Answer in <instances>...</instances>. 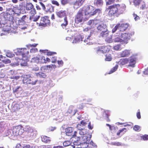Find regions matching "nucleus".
Masks as SVG:
<instances>
[{
  "label": "nucleus",
  "mask_w": 148,
  "mask_h": 148,
  "mask_svg": "<svg viewBox=\"0 0 148 148\" xmlns=\"http://www.w3.org/2000/svg\"><path fill=\"white\" fill-rule=\"evenodd\" d=\"M14 52L17 55H20L22 56L23 58H16L18 64H19L22 66H25L27 65V60L26 59L28 57L29 52L25 48H17L14 50Z\"/></svg>",
  "instance_id": "obj_1"
},
{
  "label": "nucleus",
  "mask_w": 148,
  "mask_h": 148,
  "mask_svg": "<svg viewBox=\"0 0 148 148\" xmlns=\"http://www.w3.org/2000/svg\"><path fill=\"white\" fill-rule=\"evenodd\" d=\"M107 10H109V16L118 17L123 13L125 10V6L123 4H115L109 6Z\"/></svg>",
  "instance_id": "obj_2"
},
{
  "label": "nucleus",
  "mask_w": 148,
  "mask_h": 148,
  "mask_svg": "<svg viewBox=\"0 0 148 148\" xmlns=\"http://www.w3.org/2000/svg\"><path fill=\"white\" fill-rule=\"evenodd\" d=\"M84 13V15L87 18L91 16H94L97 13H99L101 10L99 9H97L94 10V8L91 5H88L81 8Z\"/></svg>",
  "instance_id": "obj_3"
},
{
  "label": "nucleus",
  "mask_w": 148,
  "mask_h": 148,
  "mask_svg": "<svg viewBox=\"0 0 148 148\" xmlns=\"http://www.w3.org/2000/svg\"><path fill=\"white\" fill-rule=\"evenodd\" d=\"M23 132V127L21 125L13 127L12 130H8V135H7V136H17L21 135Z\"/></svg>",
  "instance_id": "obj_4"
},
{
  "label": "nucleus",
  "mask_w": 148,
  "mask_h": 148,
  "mask_svg": "<svg viewBox=\"0 0 148 148\" xmlns=\"http://www.w3.org/2000/svg\"><path fill=\"white\" fill-rule=\"evenodd\" d=\"M97 26V29L99 32H101L100 35L104 37L107 36L108 34V31L107 29L106 25L102 23H99Z\"/></svg>",
  "instance_id": "obj_5"
},
{
  "label": "nucleus",
  "mask_w": 148,
  "mask_h": 148,
  "mask_svg": "<svg viewBox=\"0 0 148 148\" xmlns=\"http://www.w3.org/2000/svg\"><path fill=\"white\" fill-rule=\"evenodd\" d=\"M91 136V134H88L82 136L81 137L77 136V139L73 142L74 144L76 145H79L81 143H82V141L84 142H83L89 143Z\"/></svg>",
  "instance_id": "obj_6"
},
{
  "label": "nucleus",
  "mask_w": 148,
  "mask_h": 148,
  "mask_svg": "<svg viewBox=\"0 0 148 148\" xmlns=\"http://www.w3.org/2000/svg\"><path fill=\"white\" fill-rule=\"evenodd\" d=\"M87 18V17L84 15V13L80 8L75 16V22L78 24L82 22L85 18Z\"/></svg>",
  "instance_id": "obj_7"
},
{
  "label": "nucleus",
  "mask_w": 148,
  "mask_h": 148,
  "mask_svg": "<svg viewBox=\"0 0 148 148\" xmlns=\"http://www.w3.org/2000/svg\"><path fill=\"white\" fill-rule=\"evenodd\" d=\"M27 132V135H26V137L28 138H32L34 136L33 133V130L29 126H26L24 128V131Z\"/></svg>",
  "instance_id": "obj_8"
},
{
  "label": "nucleus",
  "mask_w": 148,
  "mask_h": 148,
  "mask_svg": "<svg viewBox=\"0 0 148 148\" xmlns=\"http://www.w3.org/2000/svg\"><path fill=\"white\" fill-rule=\"evenodd\" d=\"M50 23V20L48 19V17L45 16L41 18L40 22L39 23L37 22V23L38 24L39 26H42L45 27L48 25Z\"/></svg>",
  "instance_id": "obj_9"
},
{
  "label": "nucleus",
  "mask_w": 148,
  "mask_h": 148,
  "mask_svg": "<svg viewBox=\"0 0 148 148\" xmlns=\"http://www.w3.org/2000/svg\"><path fill=\"white\" fill-rule=\"evenodd\" d=\"M121 33L120 36L122 40V42L124 43H127L126 41L128 40L130 38V35L129 33H122L121 32H119Z\"/></svg>",
  "instance_id": "obj_10"
},
{
  "label": "nucleus",
  "mask_w": 148,
  "mask_h": 148,
  "mask_svg": "<svg viewBox=\"0 0 148 148\" xmlns=\"http://www.w3.org/2000/svg\"><path fill=\"white\" fill-rule=\"evenodd\" d=\"M73 131V129L71 127H69L66 128L65 130V131L66 136H72L73 137L77 136L76 134L77 133V132L75 131L74 132V134L73 135H72Z\"/></svg>",
  "instance_id": "obj_11"
},
{
  "label": "nucleus",
  "mask_w": 148,
  "mask_h": 148,
  "mask_svg": "<svg viewBox=\"0 0 148 148\" xmlns=\"http://www.w3.org/2000/svg\"><path fill=\"white\" fill-rule=\"evenodd\" d=\"M97 53L99 54L100 53H104L107 51H108V49L107 47L105 46H101L98 47L96 49Z\"/></svg>",
  "instance_id": "obj_12"
},
{
  "label": "nucleus",
  "mask_w": 148,
  "mask_h": 148,
  "mask_svg": "<svg viewBox=\"0 0 148 148\" xmlns=\"http://www.w3.org/2000/svg\"><path fill=\"white\" fill-rule=\"evenodd\" d=\"M120 33H116V35L112 36L113 41L114 42H122V40L121 38Z\"/></svg>",
  "instance_id": "obj_13"
},
{
  "label": "nucleus",
  "mask_w": 148,
  "mask_h": 148,
  "mask_svg": "<svg viewBox=\"0 0 148 148\" xmlns=\"http://www.w3.org/2000/svg\"><path fill=\"white\" fill-rule=\"evenodd\" d=\"M84 38H82V36L80 35H78L75 36L74 39L72 42V43L73 44L79 43L81 41H84Z\"/></svg>",
  "instance_id": "obj_14"
},
{
  "label": "nucleus",
  "mask_w": 148,
  "mask_h": 148,
  "mask_svg": "<svg viewBox=\"0 0 148 148\" xmlns=\"http://www.w3.org/2000/svg\"><path fill=\"white\" fill-rule=\"evenodd\" d=\"M93 32V31H90L89 35L88 36H86L85 39L84 40V42H87V44H88V41L92 39Z\"/></svg>",
  "instance_id": "obj_15"
},
{
  "label": "nucleus",
  "mask_w": 148,
  "mask_h": 148,
  "mask_svg": "<svg viewBox=\"0 0 148 148\" xmlns=\"http://www.w3.org/2000/svg\"><path fill=\"white\" fill-rule=\"evenodd\" d=\"M118 26L119 31L120 32H123L126 29L128 26V24L127 23L120 24L119 23Z\"/></svg>",
  "instance_id": "obj_16"
},
{
  "label": "nucleus",
  "mask_w": 148,
  "mask_h": 148,
  "mask_svg": "<svg viewBox=\"0 0 148 148\" xmlns=\"http://www.w3.org/2000/svg\"><path fill=\"white\" fill-rule=\"evenodd\" d=\"M9 12H7L4 15V18L5 19L9 21H12L13 19V17L12 15L13 14H11V12L10 11Z\"/></svg>",
  "instance_id": "obj_17"
},
{
  "label": "nucleus",
  "mask_w": 148,
  "mask_h": 148,
  "mask_svg": "<svg viewBox=\"0 0 148 148\" xmlns=\"http://www.w3.org/2000/svg\"><path fill=\"white\" fill-rule=\"evenodd\" d=\"M129 62L128 63H129L128 66L134 67L135 66V64L136 63V59L134 57H131L129 59Z\"/></svg>",
  "instance_id": "obj_18"
},
{
  "label": "nucleus",
  "mask_w": 148,
  "mask_h": 148,
  "mask_svg": "<svg viewBox=\"0 0 148 148\" xmlns=\"http://www.w3.org/2000/svg\"><path fill=\"white\" fill-rule=\"evenodd\" d=\"M38 81V80L34 79L33 78L30 77L29 79L26 82V84H31L34 85L36 84Z\"/></svg>",
  "instance_id": "obj_19"
},
{
  "label": "nucleus",
  "mask_w": 148,
  "mask_h": 148,
  "mask_svg": "<svg viewBox=\"0 0 148 148\" xmlns=\"http://www.w3.org/2000/svg\"><path fill=\"white\" fill-rule=\"evenodd\" d=\"M130 55V51L127 50H125L121 53V56L122 57H127L129 56Z\"/></svg>",
  "instance_id": "obj_20"
},
{
  "label": "nucleus",
  "mask_w": 148,
  "mask_h": 148,
  "mask_svg": "<svg viewBox=\"0 0 148 148\" xmlns=\"http://www.w3.org/2000/svg\"><path fill=\"white\" fill-rule=\"evenodd\" d=\"M57 16L59 18L66 16V12L64 10H60L56 12Z\"/></svg>",
  "instance_id": "obj_21"
},
{
  "label": "nucleus",
  "mask_w": 148,
  "mask_h": 148,
  "mask_svg": "<svg viewBox=\"0 0 148 148\" xmlns=\"http://www.w3.org/2000/svg\"><path fill=\"white\" fill-rule=\"evenodd\" d=\"M98 21L97 20H90L87 22V24L90 25H92L91 27H94V25H97L98 23Z\"/></svg>",
  "instance_id": "obj_22"
},
{
  "label": "nucleus",
  "mask_w": 148,
  "mask_h": 148,
  "mask_svg": "<svg viewBox=\"0 0 148 148\" xmlns=\"http://www.w3.org/2000/svg\"><path fill=\"white\" fill-rule=\"evenodd\" d=\"M129 61V60L127 58L122 59L120 60L118 63L119 64L123 65L128 63Z\"/></svg>",
  "instance_id": "obj_23"
},
{
  "label": "nucleus",
  "mask_w": 148,
  "mask_h": 148,
  "mask_svg": "<svg viewBox=\"0 0 148 148\" xmlns=\"http://www.w3.org/2000/svg\"><path fill=\"white\" fill-rule=\"evenodd\" d=\"M38 63H46L45 58L44 56H40L38 57Z\"/></svg>",
  "instance_id": "obj_24"
},
{
  "label": "nucleus",
  "mask_w": 148,
  "mask_h": 148,
  "mask_svg": "<svg viewBox=\"0 0 148 148\" xmlns=\"http://www.w3.org/2000/svg\"><path fill=\"white\" fill-rule=\"evenodd\" d=\"M94 3L97 6L100 7L103 5V1L102 0H95Z\"/></svg>",
  "instance_id": "obj_25"
},
{
  "label": "nucleus",
  "mask_w": 148,
  "mask_h": 148,
  "mask_svg": "<svg viewBox=\"0 0 148 148\" xmlns=\"http://www.w3.org/2000/svg\"><path fill=\"white\" fill-rule=\"evenodd\" d=\"M123 45V43L118 44L114 46L113 47V49L116 50H121L123 47L122 45Z\"/></svg>",
  "instance_id": "obj_26"
},
{
  "label": "nucleus",
  "mask_w": 148,
  "mask_h": 148,
  "mask_svg": "<svg viewBox=\"0 0 148 148\" xmlns=\"http://www.w3.org/2000/svg\"><path fill=\"white\" fill-rule=\"evenodd\" d=\"M41 139L42 141L45 143H48L50 141L49 138L46 136H41Z\"/></svg>",
  "instance_id": "obj_27"
},
{
  "label": "nucleus",
  "mask_w": 148,
  "mask_h": 148,
  "mask_svg": "<svg viewBox=\"0 0 148 148\" xmlns=\"http://www.w3.org/2000/svg\"><path fill=\"white\" fill-rule=\"evenodd\" d=\"M30 77V75H24L23 77V83L24 84H26V82L28 80Z\"/></svg>",
  "instance_id": "obj_28"
},
{
  "label": "nucleus",
  "mask_w": 148,
  "mask_h": 148,
  "mask_svg": "<svg viewBox=\"0 0 148 148\" xmlns=\"http://www.w3.org/2000/svg\"><path fill=\"white\" fill-rule=\"evenodd\" d=\"M84 1V0H78L75 3V5L78 6V7L81 6Z\"/></svg>",
  "instance_id": "obj_29"
},
{
  "label": "nucleus",
  "mask_w": 148,
  "mask_h": 148,
  "mask_svg": "<svg viewBox=\"0 0 148 148\" xmlns=\"http://www.w3.org/2000/svg\"><path fill=\"white\" fill-rule=\"evenodd\" d=\"M34 8L33 4L31 3H27L26 5V9L27 10H30Z\"/></svg>",
  "instance_id": "obj_30"
},
{
  "label": "nucleus",
  "mask_w": 148,
  "mask_h": 148,
  "mask_svg": "<svg viewBox=\"0 0 148 148\" xmlns=\"http://www.w3.org/2000/svg\"><path fill=\"white\" fill-rule=\"evenodd\" d=\"M36 75L39 77L45 78L46 76V75L45 73L41 72L36 73Z\"/></svg>",
  "instance_id": "obj_31"
},
{
  "label": "nucleus",
  "mask_w": 148,
  "mask_h": 148,
  "mask_svg": "<svg viewBox=\"0 0 148 148\" xmlns=\"http://www.w3.org/2000/svg\"><path fill=\"white\" fill-rule=\"evenodd\" d=\"M80 145H81V148H86L89 146L88 143L87 142L81 143Z\"/></svg>",
  "instance_id": "obj_32"
},
{
  "label": "nucleus",
  "mask_w": 148,
  "mask_h": 148,
  "mask_svg": "<svg viewBox=\"0 0 148 148\" xmlns=\"http://www.w3.org/2000/svg\"><path fill=\"white\" fill-rule=\"evenodd\" d=\"M68 24V22L67 20V18L66 17H65L64 18V22L61 24V26L63 28H64L67 26Z\"/></svg>",
  "instance_id": "obj_33"
},
{
  "label": "nucleus",
  "mask_w": 148,
  "mask_h": 148,
  "mask_svg": "<svg viewBox=\"0 0 148 148\" xmlns=\"http://www.w3.org/2000/svg\"><path fill=\"white\" fill-rule=\"evenodd\" d=\"M9 11H10V12H11L12 14H16L18 15H19L21 14V12L20 11H19L18 12H16V11H15L14 10L11 8L9 9Z\"/></svg>",
  "instance_id": "obj_34"
},
{
  "label": "nucleus",
  "mask_w": 148,
  "mask_h": 148,
  "mask_svg": "<svg viewBox=\"0 0 148 148\" xmlns=\"http://www.w3.org/2000/svg\"><path fill=\"white\" fill-rule=\"evenodd\" d=\"M40 17V16H36L34 18H31V17H30V19L31 21L36 22L38 21Z\"/></svg>",
  "instance_id": "obj_35"
},
{
  "label": "nucleus",
  "mask_w": 148,
  "mask_h": 148,
  "mask_svg": "<svg viewBox=\"0 0 148 148\" xmlns=\"http://www.w3.org/2000/svg\"><path fill=\"white\" fill-rule=\"evenodd\" d=\"M21 108L19 105L18 104H15L13 107L12 109L14 111H17L19 110Z\"/></svg>",
  "instance_id": "obj_36"
},
{
  "label": "nucleus",
  "mask_w": 148,
  "mask_h": 148,
  "mask_svg": "<svg viewBox=\"0 0 148 148\" xmlns=\"http://www.w3.org/2000/svg\"><path fill=\"white\" fill-rule=\"evenodd\" d=\"M26 16H23L21 18V19L20 21H19V25H23L25 23V21L24 20L25 18H26Z\"/></svg>",
  "instance_id": "obj_37"
},
{
  "label": "nucleus",
  "mask_w": 148,
  "mask_h": 148,
  "mask_svg": "<svg viewBox=\"0 0 148 148\" xmlns=\"http://www.w3.org/2000/svg\"><path fill=\"white\" fill-rule=\"evenodd\" d=\"M86 131L84 129L79 131V134L82 136H83L86 135Z\"/></svg>",
  "instance_id": "obj_38"
},
{
  "label": "nucleus",
  "mask_w": 148,
  "mask_h": 148,
  "mask_svg": "<svg viewBox=\"0 0 148 148\" xmlns=\"http://www.w3.org/2000/svg\"><path fill=\"white\" fill-rule=\"evenodd\" d=\"M118 64H116V66L110 70V72L108 73L109 74H110L116 71L117 69H118Z\"/></svg>",
  "instance_id": "obj_39"
},
{
  "label": "nucleus",
  "mask_w": 148,
  "mask_h": 148,
  "mask_svg": "<svg viewBox=\"0 0 148 148\" xmlns=\"http://www.w3.org/2000/svg\"><path fill=\"white\" fill-rule=\"evenodd\" d=\"M71 144V142L69 140L65 141L63 143V145L64 147H67L70 146Z\"/></svg>",
  "instance_id": "obj_40"
},
{
  "label": "nucleus",
  "mask_w": 148,
  "mask_h": 148,
  "mask_svg": "<svg viewBox=\"0 0 148 148\" xmlns=\"http://www.w3.org/2000/svg\"><path fill=\"white\" fill-rule=\"evenodd\" d=\"M112 59V58L110 54H106V58L105 59L106 61H111Z\"/></svg>",
  "instance_id": "obj_41"
},
{
  "label": "nucleus",
  "mask_w": 148,
  "mask_h": 148,
  "mask_svg": "<svg viewBox=\"0 0 148 148\" xmlns=\"http://www.w3.org/2000/svg\"><path fill=\"white\" fill-rule=\"evenodd\" d=\"M141 1V0H133L134 5L136 6L138 5Z\"/></svg>",
  "instance_id": "obj_42"
},
{
  "label": "nucleus",
  "mask_w": 148,
  "mask_h": 148,
  "mask_svg": "<svg viewBox=\"0 0 148 148\" xmlns=\"http://www.w3.org/2000/svg\"><path fill=\"white\" fill-rule=\"evenodd\" d=\"M106 41L108 43H110L112 42L113 40L112 39V37H108L107 38L106 40Z\"/></svg>",
  "instance_id": "obj_43"
},
{
  "label": "nucleus",
  "mask_w": 148,
  "mask_h": 148,
  "mask_svg": "<svg viewBox=\"0 0 148 148\" xmlns=\"http://www.w3.org/2000/svg\"><path fill=\"white\" fill-rule=\"evenodd\" d=\"M111 144L117 146H119L122 145L121 143L119 142H112L111 143Z\"/></svg>",
  "instance_id": "obj_44"
},
{
  "label": "nucleus",
  "mask_w": 148,
  "mask_h": 148,
  "mask_svg": "<svg viewBox=\"0 0 148 148\" xmlns=\"http://www.w3.org/2000/svg\"><path fill=\"white\" fill-rule=\"evenodd\" d=\"M119 25L117 24L112 29V32L113 33H115L117 30L119 31V27H118Z\"/></svg>",
  "instance_id": "obj_45"
},
{
  "label": "nucleus",
  "mask_w": 148,
  "mask_h": 148,
  "mask_svg": "<svg viewBox=\"0 0 148 148\" xmlns=\"http://www.w3.org/2000/svg\"><path fill=\"white\" fill-rule=\"evenodd\" d=\"M38 57H34L32 58L31 60V62L32 63L36 62L38 63Z\"/></svg>",
  "instance_id": "obj_46"
},
{
  "label": "nucleus",
  "mask_w": 148,
  "mask_h": 148,
  "mask_svg": "<svg viewBox=\"0 0 148 148\" xmlns=\"http://www.w3.org/2000/svg\"><path fill=\"white\" fill-rule=\"evenodd\" d=\"M20 89V91L22 89L21 88L20 86H18L16 88H13V90L14 92H17L19 91V90Z\"/></svg>",
  "instance_id": "obj_47"
},
{
  "label": "nucleus",
  "mask_w": 148,
  "mask_h": 148,
  "mask_svg": "<svg viewBox=\"0 0 148 148\" xmlns=\"http://www.w3.org/2000/svg\"><path fill=\"white\" fill-rule=\"evenodd\" d=\"M115 0H106L107 5H110L114 2Z\"/></svg>",
  "instance_id": "obj_48"
},
{
  "label": "nucleus",
  "mask_w": 148,
  "mask_h": 148,
  "mask_svg": "<svg viewBox=\"0 0 148 148\" xmlns=\"http://www.w3.org/2000/svg\"><path fill=\"white\" fill-rule=\"evenodd\" d=\"M61 4L63 5H65L69 3V0H61Z\"/></svg>",
  "instance_id": "obj_49"
},
{
  "label": "nucleus",
  "mask_w": 148,
  "mask_h": 148,
  "mask_svg": "<svg viewBox=\"0 0 148 148\" xmlns=\"http://www.w3.org/2000/svg\"><path fill=\"white\" fill-rule=\"evenodd\" d=\"M3 57L2 55H0V68L3 67L4 66L2 62H3V60L1 59H3Z\"/></svg>",
  "instance_id": "obj_50"
},
{
  "label": "nucleus",
  "mask_w": 148,
  "mask_h": 148,
  "mask_svg": "<svg viewBox=\"0 0 148 148\" xmlns=\"http://www.w3.org/2000/svg\"><path fill=\"white\" fill-rule=\"evenodd\" d=\"M6 55L8 57L12 58L13 57L14 55L11 52H9L7 53Z\"/></svg>",
  "instance_id": "obj_51"
},
{
  "label": "nucleus",
  "mask_w": 148,
  "mask_h": 148,
  "mask_svg": "<svg viewBox=\"0 0 148 148\" xmlns=\"http://www.w3.org/2000/svg\"><path fill=\"white\" fill-rule=\"evenodd\" d=\"M30 10L31 11L30 12V13L32 15V16H33V15H34L35 14H36V11L34 8H33Z\"/></svg>",
  "instance_id": "obj_52"
},
{
  "label": "nucleus",
  "mask_w": 148,
  "mask_h": 148,
  "mask_svg": "<svg viewBox=\"0 0 148 148\" xmlns=\"http://www.w3.org/2000/svg\"><path fill=\"white\" fill-rule=\"evenodd\" d=\"M141 138L144 140H148V135H145L141 136Z\"/></svg>",
  "instance_id": "obj_53"
},
{
  "label": "nucleus",
  "mask_w": 148,
  "mask_h": 148,
  "mask_svg": "<svg viewBox=\"0 0 148 148\" xmlns=\"http://www.w3.org/2000/svg\"><path fill=\"white\" fill-rule=\"evenodd\" d=\"M133 129L136 131H139L140 130V127L139 126L136 125L134 127Z\"/></svg>",
  "instance_id": "obj_54"
},
{
  "label": "nucleus",
  "mask_w": 148,
  "mask_h": 148,
  "mask_svg": "<svg viewBox=\"0 0 148 148\" xmlns=\"http://www.w3.org/2000/svg\"><path fill=\"white\" fill-rule=\"evenodd\" d=\"M77 127L79 131L84 129L83 126H82L80 124H78L77 125Z\"/></svg>",
  "instance_id": "obj_55"
},
{
  "label": "nucleus",
  "mask_w": 148,
  "mask_h": 148,
  "mask_svg": "<svg viewBox=\"0 0 148 148\" xmlns=\"http://www.w3.org/2000/svg\"><path fill=\"white\" fill-rule=\"evenodd\" d=\"M56 127H50L48 129V131H54V130H56Z\"/></svg>",
  "instance_id": "obj_56"
},
{
  "label": "nucleus",
  "mask_w": 148,
  "mask_h": 148,
  "mask_svg": "<svg viewBox=\"0 0 148 148\" xmlns=\"http://www.w3.org/2000/svg\"><path fill=\"white\" fill-rule=\"evenodd\" d=\"M58 63L59 65V66H61L63 65V62L62 60H58Z\"/></svg>",
  "instance_id": "obj_57"
},
{
  "label": "nucleus",
  "mask_w": 148,
  "mask_h": 148,
  "mask_svg": "<svg viewBox=\"0 0 148 148\" xmlns=\"http://www.w3.org/2000/svg\"><path fill=\"white\" fill-rule=\"evenodd\" d=\"M133 17H134V19L135 21H137L139 19V17L136 14H133Z\"/></svg>",
  "instance_id": "obj_58"
},
{
  "label": "nucleus",
  "mask_w": 148,
  "mask_h": 148,
  "mask_svg": "<svg viewBox=\"0 0 148 148\" xmlns=\"http://www.w3.org/2000/svg\"><path fill=\"white\" fill-rule=\"evenodd\" d=\"M57 59L56 57H52V58H51V61L52 63H55Z\"/></svg>",
  "instance_id": "obj_59"
},
{
  "label": "nucleus",
  "mask_w": 148,
  "mask_h": 148,
  "mask_svg": "<svg viewBox=\"0 0 148 148\" xmlns=\"http://www.w3.org/2000/svg\"><path fill=\"white\" fill-rule=\"evenodd\" d=\"M47 68H53L54 69L56 68V66L55 65H53V64H51L49 65H47Z\"/></svg>",
  "instance_id": "obj_60"
},
{
  "label": "nucleus",
  "mask_w": 148,
  "mask_h": 148,
  "mask_svg": "<svg viewBox=\"0 0 148 148\" xmlns=\"http://www.w3.org/2000/svg\"><path fill=\"white\" fill-rule=\"evenodd\" d=\"M91 28L90 27H86L83 29V31L84 32H87L90 30L91 29Z\"/></svg>",
  "instance_id": "obj_61"
},
{
  "label": "nucleus",
  "mask_w": 148,
  "mask_h": 148,
  "mask_svg": "<svg viewBox=\"0 0 148 148\" xmlns=\"http://www.w3.org/2000/svg\"><path fill=\"white\" fill-rule=\"evenodd\" d=\"M52 4H55L57 6L59 5V4L57 1L53 0L52 1Z\"/></svg>",
  "instance_id": "obj_62"
},
{
  "label": "nucleus",
  "mask_w": 148,
  "mask_h": 148,
  "mask_svg": "<svg viewBox=\"0 0 148 148\" xmlns=\"http://www.w3.org/2000/svg\"><path fill=\"white\" fill-rule=\"evenodd\" d=\"M137 117L138 119H140L141 118L140 114V110H138V112L136 114Z\"/></svg>",
  "instance_id": "obj_63"
},
{
  "label": "nucleus",
  "mask_w": 148,
  "mask_h": 148,
  "mask_svg": "<svg viewBox=\"0 0 148 148\" xmlns=\"http://www.w3.org/2000/svg\"><path fill=\"white\" fill-rule=\"evenodd\" d=\"M80 124L82 126H84L86 125L87 123L85 122L84 121H82L81 122Z\"/></svg>",
  "instance_id": "obj_64"
}]
</instances>
